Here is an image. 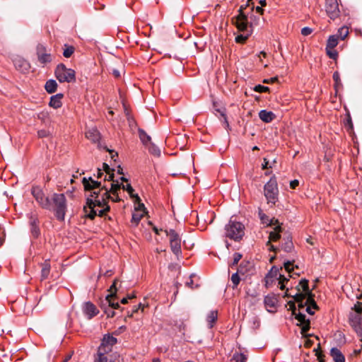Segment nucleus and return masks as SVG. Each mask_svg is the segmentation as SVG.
I'll return each mask as SVG.
<instances>
[{
	"label": "nucleus",
	"mask_w": 362,
	"mask_h": 362,
	"mask_svg": "<svg viewBox=\"0 0 362 362\" xmlns=\"http://www.w3.org/2000/svg\"><path fill=\"white\" fill-rule=\"evenodd\" d=\"M82 183L85 191L90 192L86 197L83 211L86 217L93 220L97 216V210L95 208L105 206L110 199L108 187L103 185L100 181L94 180L92 177H83Z\"/></svg>",
	"instance_id": "obj_1"
},
{
	"label": "nucleus",
	"mask_w": 362,
	"mask_h": 362,
	"mask_svg": "<svg viewBox=\"0 0 362 362\" xmlns=\"http://www.w3.org/2000/svg\"><path fill=\"white\" fill-rule=\"evenodd\" d=\"M225 231L226 237L239 241L245 234V226L242 223L230 219L225 226Z\"/></svg>",
	"instance_id": "obj_2"
},
{
	"label": "nucleus",
	"mask_w": 362,
	"mask_h": 362,
	"mask_svg": "<svg viewBox=\"0 0 362 362\" xmlns=\"http://www.w3.org/2000/svg\"><path fill=\"white\" fill-rule=\"evenodd\" d=\"M54 75L60 83H73L76 81V72L67 68L64 64H59L54 71Z\"/></svg>",
	"instance_id": "obj_3"
},
{
	"label": "nucleus",
	"mask_w": 362,
	"mask_h": 362,
	"mask_svg": "<svg viewBox=\"0 0 362 362\" xmlns=\"http://www.w3.org/2000/svg\"><path fill=\"white\" fill-rule=\"evenodd\" d=\"M52 202L56 218L59 221H64L67 208L66 197L64 194L54 193Z\"/></svg>",
	"instance_id": "obj_4"
},
{
	"label": "nucleus",
	"mask_w": 362,
	"mask_h": 362,
	"mask_svg": "<svg viewBox=\"0 0 362 362\" xmlns=\"http://www.w3.org/2000/svg\"><path fill=\"white\" fill-rule=\"evenodd\" d=\"M264 192L268 204L274 205L278 202L279 189L274 177H271L264 185Z\"/></svg>",
	"instance_id": "obj_5"
},
{
	"label": "nucleus",
	"mask_w": 362,
	"mask_h": 362,
	"mask_svg": "<svg viewBox=\"0 0 362 362\" xmlns=\"http://www.w3.org/2000/svg\"><path fill=\"white\" fill-rule=\"evenodd\" d=\"M94 362H123V359L121 358L119 354L117 351L98 349Z\"/></svg>",
	"instance_id": "obj_6"
},
{
	"label": "nucleus",
	"mask_w": 362,
	"mask_h": 362,
	"mask_svg": "<svg viewBox=\"0 0 362 362\" xmlns=\"http://www.w3.org/2000/svg\"><path fill=\"white\" fill-rule=\"evenodd\" d=\"M31 194L42 208L47 210L52 209V202L49 197L45 196L40 187L33 186L31 189Z\"/></svg>",
	"instance_id": "obj_7"
},
{
	"label": "nucleus",
	"mask_w": 362,
	"mask_h": 362,
	"mask_svg": "<svg viewBox=\"0 0 362 362\" xmlns=\"http://www.w3.org/2000/svg\"><path fill=\"white\" fill-rule=\"evenodd\" d=\"M231 23L240 33H247L251 30L253 33V23L248 22V16L236 15L231 18Z\"/></svg>",
	"instance_id": "obj_8"
},
{
	"label": "nucleus",
	"mask_w": 362,
	"mask_h": 362,
	"mask_svg": "<svg viewBox=\"0 0 362 362\" xmlns=\"http://www.w3.org/2000/svg\"><path fill=\"white\" fill-rule=\"evenodd\" d=\"M297 290L300 292L301 290L305 294L297 293L294 296H291L296 302L299 303V306L303 308V300H304L305 295H310V291L308 286V281L305 279H303L297 286Z\"/></svg>",
	"instance_id": "obj_9"
},
{
	"label": "nucleus",
	"mask_w": 362,
	"mask_h": 362,
	"mask_svg": "<svg viewBox=\"0 0 362 362\" xmlns=\"http://www.w3.org/2000/svg\"><path fill=\"white\" fill-rule=\"evenodd\" d=\"M117 279L115 280L112 285L109 289L110 294L107 295L103 301L106 303L109 307H111L113 310L120 308L119 303L115 300L117 298Z\"/></svg>",
	"instance_id": "obj_10"
},
{
	"label": "nucleus",
	"mask_w": 362,
	"mask_h": 362,
	"mask_svg": "<svg viewBox=\"0 0 362 362\" xmlns=\"http://www.w3.org/2000/svg\"><path fill=\"white\" fill-rule=\"evenodd\" d=\"M325 11L331 19L338 18L340 13L338 0H325Z\"/></svg>",
	"instance_id": "obj_11"
},
{
	"label": "nucleus",
	"mask_w": 362,
	"mask_h": 362,
	"mask_svg": "<svg viewBox=\"0 0 362 362\" xmlns=\"http://www.w3.org/2000/svg\"><path fill=\"white\" fill-rule=\"evenodd\" d=\"M11 59L15 68L21 73H26L30 69V63L19 55H13Z\"/></svg>",
	"instance_id": "obj_12"
},
{
	"label": "nucleus",
	"mask_w": 362,
	"mask_h": 362,
	"mask_svg": "<svg viewBox=\"0 0 362 362\" xmlns=\"http://www.w3.org/2000/svg\"><path fill=\"white\" fill-rule=\"evenodd\" d=\"M117 343V339L110 334H106L103 336L101 343L98 349L103 351H112V346Z\"/></svg>",
	"instance_id": "obj_13"
},
{
	"label": "nucleus",
	"mask_w": 362,
	"mask_h": 362,
	"mask_svg": "<svg viewBox=\"0 0 362 362\" xmlns=\"http://www.w3.org/2000/svg\"><path fill=\"white\" fill-rule=\"evenodd\" d=\"M282 231L281 226L277 223V225H275V227L274 228V230L270 232L269 233V240L267 243V246H269V250L274 251L276 252L279 250V248L274 246L270 243L271 241L276 242L278 241L281 238V232Z\"/></svg>",
	"instance_id": "obj_14"
},
{
	"label": "nucleus",
	"mask_w": 362,
	"mask_h": 362,
	"mask_svg": "<svg viewBox=\"0 0 362 362\" xmlns=\"http://www.w3.org/2000/svg\"><path fill=\"white\" fill-rule=\"evenodd\" d=\"M83 312L89 320L96 316L99 313L95 305L90 301L86 302L83 304Z\"/></svg>",
	"instance_id": "obj_15"
},
{
	"label": "nucleus",
	"mask_w": 362,
	"mask_h": 362,
	"mask_svg": "<svg viewBox=\"0 0 362 362\" xmlns=\"http://www.w3.org/2000/svg\"><path fill=\"white\" fill-rule=\"evenodd\" d=\"M29 224L30 226V233L35 238H37L40 235L39 228V220L35 215L31 214L29 218Z\"/></svg>",
	"instance_id": "obj_16"
},
{
	"label": "nucleus",
	"mask_w": 362,
	"mask_h": 362,
	"mask_svg": "<svg viewBox=\"0 0 362 362\" xmlns=\"http://www.w3.org/2000/svg\"><path fill=\"white\" fill-rule=\"evenodd\" d=\"M295 318L300 322L297 325L301 326V332L306 333L310 329V320L306 319V315L301 313H296Z\"/></svg>",
	"instance_id": "obj_17"
},
{
	"label": "nucleus",
	"mask_w": 362,
	"mask_h": 362,
	"mask_svg": "<svg viewBox=\"0 0 362 362\" xmlns=\"http://www.w3.org/2000/svg\"><path fill=\"white\" fill-rule=\"evenodd\" d=\"M45 47L43 45H38L37 48V54L38 61L41 64H47L52 61V56L50 54L45 53Z\"/></svg>",
	"instance_id": "obj_18"
},
{
	"label": "nucleus",
	"mask_w": 362,
	"mask_h": 362,
	"mask_svg": "<svg viewBox=\"0 0 362 362\" xmlns=\"http://www.w3.org/2000/svg\"><path fill=\"white\" fill-rule=\"evenodd\" d=\"M277 302L276 298L273 295H267L264 297V303L268 312H272V309L276 308Z\"/></svg>",
	"instance_id": "obj_19"
},
{
	"label": "nucleus",
	"mask_w": 362,
	"mask_h": 362,
	"mask_svg": "<svg viewBox=\"0 0 362 362\" xmlns=\"http://www.w3.org/2000/svg\"><path fill=\"white\" fill-rule=\"evenodd\" d=\"M218 320V311L217 310H211L208 313L206 317V320L207 322V327L209 329H211L214 327Z\"/></svg>",
	"instance_id": "obj_20"
},
{
	"label": "nucleus",
	"mask_w": 362,
	"mask_h": 362,
	"mask_svg": "<svg viewBox=\"0 0 362 362\" xmlns=\"http://www.w3.org/2000/svg\"><path fill=\"white\" fill-rule=\"evenodd\" d=\"M275 117V114L273 112L267 110H262L259 112V117L262 121L266 123L273 121Z\"/></svg>",
	"instance_id": "obj_21"
},
{
	"label": "nucleus",
	"mask_w": 362,
	"mask_h": 362,
	"mask_svg": "<svg viewBox=\"0 0 362 362\" xmlns=\"http://www.w3.org/2000/svg\"><path fill=\"white\" fill-rule=\"evenodd\" d=\"M86 136L93 143H97L100 139V134L95 128L88 129L86 133Z\"/></svg>",
	"instance_id": "obj_22"
},
{
	"label": "nucleus",
	"mask_w": 362,
	"mask_h": 362,
	"mask_svg": "<svg viewBox=\"0 0 362 362\" xmlns=\"http://www.w3.org/2000/svg\"><path fill=\"white\" fill-rule=\"evenodd\" d=\"M330 356L334 362H345V357L341 351L337 347H333L330 350Z\"/></svg>",
	"instance_id": "obj_23"
},
{
	"label": "nucleus",
	"mask_w": 362,
	"mask_h": 362,
	"mask_svg": "<svg viewBox=\"0 0 362 362\" xmlns=\"http://www.w3.org/2000/svg\"><path fill=\"white\" fill-rule=\"evenodd\" d=\"M63 96L64 95L62 93H57L54 95H52L50 98V101L49 103V106L54 109L60 107L62 105V99Z\"/></svg>",
	"instance_id": "obj_24"
},
{
	"label": "nucleus",
	"mask_w": 362,
	"mask_h": 362,
	"mask_svg": "<svg viewBox=\"0 0 362 362\" xmlns=\"http://www.w3.org/2000/svg\"><path fill=\"white\" fill-rule=\"evenodd\" d=\"M41 274L40 279L41 281L47 279L50 273L51 266L48 261H45L44 263L41 264Z\"/></svg>",
	"instance_id": "obj_25"
},
{
	"label": "nucleus",
	"mask_w": 362,
	"mask_h": 362,
	"mask_svg": "<svg viewBox=\"0 0 362 362\" xmlns=\"http://www.w3.org/2000/svg\"><path fill=\"white\" fill-rule=\"evenodd\" d=\"M284 243L281 245V248L286 252H291L293 249L292 238L290 235L284 238Z\"/></svg>",
	"instance_id": "obj_26"
},
{
	"label": "nucleus",
	"mask_w": 362,
	"mask_h": 362,
	"mask_svg": "<svg viewBox=\"0 0 362 362\" xmlns=\"http://www.w3.org/2000/svg\"><path fill=\"white\" fill-rule=\"evenodd\" d=\"M138 132L141 143L145 146H147V145L151 142V136L142 129H139Z\"/></svg>",
	"instance_id": "obj_27"
},
{
	"label": "nucleus",
	"mask_w": 362,
	"mask_h": 362,
	"mask_svg": "<svg viewBox=\"0 0 362 362\" xmlns=\"http://www.w3.org/2000/svg\"><path fill=\"white\" fill-rule=\"evenodd\" d=\"M122 185L123 184L119 182V180L113 181V182L110 184V187H108L109 194H112V195H115L118 193V191L122 188Z\"/></svg>",
	"instance_id": "obj_28"
},
{
	"label": "nucleus",
	"mask_w": 362,
	"mask_h": 362,
	"mask_svg": "<svg viewBox=\"0 0 362 362\" xmlns=\"http://www.w3.org/2000/svg\"><path fill=\"white\" fill-rule=\"evenodd\" d=\"M57 83L54 79H49L45 85V88L48 93H53L57 90Z\"/></svg>",
	"instance_id": "obj_29"
},
{
	"label": "nucleus",
	"mask_w": 362,
	"mask_h": 362,
	"mask_svg": "<svg viewBox=\"0 0 362 362\" xmlns=\"http://www.w3.org/2000/svg\"><path fill=\"white\" fill-rule=\"evenodd\" d=\"M252 34L250 30L247 33H241L235 36V41L239 44H244Z\"/></svg>",
	"instance_id": "obj_30"
},
{
	"label": "nucleus",
	"mask_w": 362,
	"mask_h": 362,
	"mask_svg": "<svg viewBox=\"0 0 362 362\" xmlns=\"http://www.w3.org/2000/svg\"><path fill=\"white\" fill-rule=\"evenodd\" d=\"M170 249L173 254L179 256L182 253L181 250V240L170 242Z\"/></svg>",
	"instance_id": "obj_31"
},
{
	"label": "nucleus",
	"mask_w": 362,
	"mask_h": 362,
	"mask_svg": "<svg viewBox=\"0 0 362 362\" xmlns=\"http://www.w3.org/2000/svg\"><path fill=\"white\" fill-rule=\"evenodd\" d=\"M122 189L124 190H126L132 199H135L136 202L141 201L140 197H139V195L137 194L134 193V189H133V187H132V185L130 184H127L126 185H123Z\"/></svg>",
	"instance_id": "obj_32"
},
{
	"label": "nucleus",
	"mask_w": 362,
	"mask_h": 362,
	"mask_svg": "<svg viewBox=\"0 0 362 362\" xmlns=\"http://www.w3.org/2000/svg\"><path fill=\"white\" fill-rule=\"evenodd\" d=\"M339 36L333 35H330L327 40L326 47L327 49H334L338 45Z\"/></svg>",
	"instance_id": "obj_33"
},
{
	"label": "nucleus",
	"mask_w": 362,
	"mask_h": 362,
	"mask_svg": "<svg viewBox=\"0 0 362 362\" xmlns=\"http://www.w3.org/2000/svg\"><path fill=\"white\" fill-rule=\"evenodd\" d=\"M100 308L103 310V312L107 315V317H113L115 315V312L114 310L109 307L106 303H105L103 300L100 303Z\"/></svg>",
	"instance_id": "obj_34"
},
{
	"label": "nucleus",
	"mask_w": 362,
	"mask_h": 362,
	"mask_svg": "<svg viewBox=\"0 0 362 362\" xmlns=\"http://www.w3.org/2000/svg\"><path fill=\"white\" fill-rule=\"evenodd\" d=\"M149 153L155 156H160V148L152 141L146 146Z\"/></svg>",
	"instance_id": "obj_35"
},
{
	"label": "nucleus",
	"mask_w": 362,
	"mask_h": 362,
	"mask_svg": "<svg viewBox=\"0 0 362 362\" xmlns=\"http://www.w3.org/2000/svg\"><path fill=\"white\" fill-rule=\"evenodd\" d=\"M247 356L242 354L235 352L233 354L230 358V362H246Z\"/></svg>",
	"instance_id": "obj_36"
},
{
	"label": "nucleus",
	"mask_w": 362,
	"mask_h": 362,
	"mask_svg": "<svg viewBox=\"0 0 362 362\" xmlns=\"http://www.w3.org/2000/svg\"><path fill=\"white\" fill-rule=\"evenodd\" d=\"M166 235L169 236V240L171 241H178L181 240V238L179 234L173 229L166 230Z\"/></svg>",
	"instance_id": "obj_37"
},
{
	"label": "nucleus",
	"mask_w": 362,
	"mask_h": 362,
	"mask_svg": "<svg viewBox=\"0 0 362 362\" xmlns=\"http://www.w3.org/2000/svg\"><path fill=\"white\" fill-rule=\"evenodd\" d=\"M242 267V264H240V267ZM241 272H242L241 268H239L238 269L237 272L233 274L231 276V281L233 284V288H236L240 283V279L238 275V273H241Z\"/></svg>",
	"instance_id": "obj_38"
},
{
	"label": "nucleus",
	"mask_w": 362,
	"mask_h": 362,
	"mask_svg": "<svg viewBox=\"0 0 362 362\" xmlns=\"http://www.w3.org/2000/svg\"><path fill=\"white\" fill-rule=\"evenodd\" d=\"M75 48L71 45H64L63 56L66 58L70 57L74 52Z\"/></svg>",
	"instance_id": "obj_39"
},
{
	"label": "nucleus",
	"mask_w": 362,
	"mask_h": 362,
	"mask_svg": "<svg viewBox=\"0 0 362 362\" xmlns=\"http://www.w3.org/2000/svg\"><path fill=\"white\" fill-rule=\"evenodd\" d=\"M349 34V28L346 26L340 28L335 35L339 36L341 40H344Z\"/></svg>",
	"instance_id": "obj_40"
},
{
	"label": "nucleus",
	"mask_w": 362,
	"mask_h": 362,
	"mask_svg": "<svg viewBox=\"0 0 362 362\" xmlns=\"http://www.w3.org/2000/svg\"><path fill=\"white\" fill-rule=\"evenodd\" d=\"M260 218L263 223H267L269 226H275L279 223L277 220L269 219L265 214H260Z\"/></svg>",
	"instance_id": "obj_41"
},
{
	"label": "nucleus",
	"mask_w": 362,
	"mask_h": 362,
	"mask_svg": "<svg viewBox=\"0 0 362 362\" xmlns=\"http://www.w3.org/2000/svg\"><path fill=\"white\" fill-rule=\"evenodd\" d=\"M252 0H247V3L245 4H243L240 6L238 9V15H243V16H247L248 13L245 11V10L247 8V7L250 6V1Z\"/></svg>",
	"instance_id": "obj_42"
},
{
	"label": "nucleus",
	"mask_w": 362,
	"mask_h": 362,
	"mask_svg": "<svg viewBox=\"0 0 362 362\" xmlns=\"http://www.w3.org/2000/svg\"><path fill=\"white\" fill-rule=\"evenodd\" d=\"M332 77L334 81L335 89H337L338 86H341L339 73L338 71L334 72Z\"/></svg>",
	"instance_id": "obj_43"
},
{
	"label": "nucleus",
	"mask_w": 362,
	"mask_h": 362,
	"mask_svg": "<svg viewBox=\"0 0 362 362\" xmlns=\"http://www.w3.org/2000/svg\"><path fill=\"white\" fill-rule=\"evenodd\" d=\"M99 207L101 208V209L99 211H97V216H98L100 217H103L110 209V207L108 205V204H106V205L104 206H99Z\"/></svg>",
	"instance_id": "obj_44"
},
{
	"label": "nucleus",
	"mask_w": 362,
	"mask_h": 362,
	"mask_svg": "<svg viewBox=\"0 0 362 362\" xmlns=\"http://www.w3.org/2000/svg\"><path fill=\"white\" fill-rule=\"evenodd\" d=\"M242 257H243L242 254H240L239 252H235L233 254V262L229 264V266L233 267V266L238 264V262L240 260Z\"/></svg>",
	"instance_id": "obj_45"
},
{
	"label": "nucleus",
	"mask_w": 362,
	"mask_h": 362,
	"mask_svg": "<svg viewBox=\"0 0 362 362\" xmlns=\"http://www.w3.org/2000/svg\"><path fill=\"white\" fill-rule=\"evenodd\" d=\"M253 89L255 92L258 93H265L269 90V87L260 84L255 86Z\"/></svg>",
	"instance_id": "obj_46"
},
{
	"label": "nucleus",
	"mask_w": 362,
	"mask_h": 362,
	"mask_svg": "<svg viewBox=\"0 0 362 362\" xmlns=\"http://www.w3.org/2000/svg\"><path fill=\"white\" fill-rule=\"evenodd\" d=\"M334 49H327L326 47V52L327 54L329 57V58L332 59H335L338 55L337 52L335 50H333Z\"/></svg>",
	"instance_id": "obj_47"
},
{
	"label": "nucleus",
	"mask_w": 362,
	"mask_h": 362,
	"mask_svg": "<svg viewBox=\"0 0 362 362\" xmlns=\"http://www.w3.org/2000/svg\"><path fill=\"white\" fill-rule=\"evenodd\" d=\"M142 216H143V215L133 214L132 218V223H134L135 225H137L139 223V221H141V218Z\"/></svg>",
	"instance_id": "obj_48"
},
{
	"label": "nucleus",
	"mask_w": 362,
	"mask_h": 362,
	"mask_svg": "<svg viewBox=\"0 0 362 362\" xmlns=\"http://www.w3.org/2000/svg\"><path fill=\"white\" fill-rule=\"evenodd\" d=\"M313 30L310 27H304L301 29V35L308 36L313 33Z\"/></svg>",
	"instance_id": "obj_49"
},
{
	"label": "nucleus",
	"mask_w": 362,
	"mask_h": 362,
	"mask_svg": "<svg viewBox=\"0 0 362 362\" xmlns=\"http://www.w3.org/2000/svg\"><path fill=\"white\" fill-rule=\"evenodd\" d=\"M113 171H109L108 173H107L105 175V177H104V180L106 181H112V182H113V181H115L113 178H114V173H112Z\"/></svg>",
	"instance_id": "obj_50"
},
{
	"label": "nucleus",
	"mask_w": 362,
	"mask_h": 362,
	"mask_svg": "<svg viewBox=\"0 0 362 362\" xmlns=\"http://www.w3.org/2000/svg\"><path fill=\"white\" fill-rule=\"evenodd\" d=\"M284 268H285L286 271L288 272V273L291 272V271L293 270V268L291 267V266L293 265L292 262L286 261L284 262Z\"/></svg>",
	"instance_id": "obj_51"
},
{
	"label": "nucleus",
	"mask_w": 362,
	"mask_h": 362,
	"mask_svg": "<svg viewBox=\"0 0 362 362\" xmlns=\"http://www.w3.org/2000/svg\"><path fill=\"white\" fill-rule=\"evenodd\" d=\"M134 202L135 204H138V206H135V210L145 211V210H146L145 206L143 203L141 202V201L136 202L135 199H134Z\"/></svg>",
	"instance_id": "obj_52"
},
{
	"label": "nucleus",
	"mask_w": 362,
	"mask_h": 362,
	"mask_svg": "<svg viewBox=\"0 0 362 362\" xmlns=\"http://www.w3.org/2000/svg\"><path fill=\"white\" fill-rule=\"evenodd\" d=\"M49 132L45 129H41L37 132V136L40 138H45L48 136Z\"/></svg>",
	"instance_id": "obj_53"
},
{
	"label": "nucleus",
	"mask_w": 362,
	"mask_h": 362,
	"mask_svg": "<svg viewBox=\"0 0 362 362\" xmlns=\"http://www.w3.org/2000/svg\"><path fill=\"white\" fill-rule=\"evenodd\" d=\"M216 110L218 112H220L221 115L223 117V119H224V122L226 124L227 127L229 126L228 124V120H227V117H226V115L225 114L224 111L220 110V109H216Z\"/></svg>",
	"instance_id": "obj_54"
},
{
	"label": "nucleus",
	"mask_w": 362,
	"mask_h": 362,
	"mask_svg": "<svg viewBox=\"0 0 362 362\" xmlns=\"http://www.w3.org/2000/svg\"><path fill=\"white\" fill-rule=\"evenodd\" d=\"M253 327L258 328L260 325V321L257 317L252 318Z\"/></svg>",
	"instance_id": "obj_55"
},
{
	"label": "nucleus",
	"mask_w": 362,
	"mask_h": 362,
	"mask_svg": "<svg viewBox=\"0 0 362 362\" xmlns=\"http://www.w3.org/2000/svg\"><path fill=\"white\" fill-rule=\"evenodd\" d=\"M262 169H266V168L272 167L271 165H269V161L266 158H264V161H263V163L262 164Z\"/></svg>",
	"instance_id": "obj_56"
},
{
	"label": "nucleus",
	"mask_w": 362,
	"mask_h": 362,
	"mask_svg": "<svg viewBox=\"0 0 362 362\" xmlns=\"http://www.w3.org/2000/svg\"><path fill=\"white\" fill-rule=\"evenodd\" d=\"M288 305L290 307L289 309L292 310V314L295 315L296 313V308L295 303L292 301H289Z\"/></svg>",
	"instance_id": "obj_57"
},
{
	"label": "nucleus",
	"mask_w": 362,
	"mask_h": 362,
	"mask_svg": "<svg viewBox=\"0 0 362 362\" xmlns=\"http://www.w3.org/2000/svg\"><path fill=\"white\" fill-rule=\"evenodd\" d=\"M126 329V326L122 325L120 326L117 330L115 331L114 334L116 335H119L122 332H123Z\"/></svg>",
	"instance_id": "obj_58"
},
{
	"label": "nucleus",
	"mask_w": 362,
	"mask_h": 362,
	"mask_svg": "<svg viewBox=\"0 0 362 362\" xmlns=\"http://www.w3.org/2000/svg\"><path fill=\"white\" fill-rule=\"evenodd\" d=\"M299 185L298 180H293L290 182V186L292 189H295Z\"/></svg>",
	"instance_id": "obj_59"
},
{
	"label": "nucleus",
	"mask_w": 362,
	"mask_h": 362,
	"mask_svg": "<svg viewBox=\"0 0 362 362\" xmlns=\"http://www.w3.org/2000/svg\"><path fill=\"white\" fill-rule=\"evenodd\" d=\"M279 283H286L288 281V279H287L286 277H285L284 275L279 274Z\"/></svg>",
	"instance_id": "obj_60"
},
{
	"label": "nucleus",
	"mask_w": 362,
	"mask_h": 362,
	"mask_svg": "<svg viewBox=\"0 0 362 362\" xmlns=\"http://www.w3.org/2000/svg\"><path fill=\"white\" fill-rule=\"evenodd\" d=\"M110 199L112 200V202H119L121 201V199L119 198V195H118V193H117L115 195H113V197H111L110 196Z\"/></svg>",
	"instance_id": "obj_61"
},
{
	"label": "nucleus",
	"mask_w": 362,
	"mask_h": 362,
	"mask_svg": "<svg viewBox=\"0 0 362 362\" xmlns=\"http://www.w3.org/2000/svg\"><path fill=\"white\" fill-rule=\"evenodd\" d=\"M192 276H193L192 274V275H190V279H189V281H187L185 283L186 286H188V287H189V288H194V287H193L194 282H193V280L192 279Z\"/></svg>",
	"instance_id": "obj_62"
},
{
	"label": "nucleus",
	"mask_w": 362,
	"mask_h": 362,
	"mask_svg": "<svg viewBox=\"0 0 362 362\" xmlns=\"http://www.w3.org/2000/svg\"><path fill=\"white\" fill-rule=\"evenodd\" d=\"M103 170L105 173H108L109 171H113V169H111L107 163H103Z\"/></svg>",
	"instance_id": "obj_63"
},
{
	"label": "nucleus",
	"mask_w": 362,
	"mask_h": 362,
	"mask_svg": "<svg viewBox=\"0 0 362 362\" xmlns=\"http://www.w3.org/2000/svg\"><path fill=\"white\" fill-rule=\"evenodd\" d=\"M112 74L116 77V78H119L120 76V73H119V71L117 70V69H114L112 71Z\"/></svg>",
	"instance_id": "obj_64"
}]
</instances>
